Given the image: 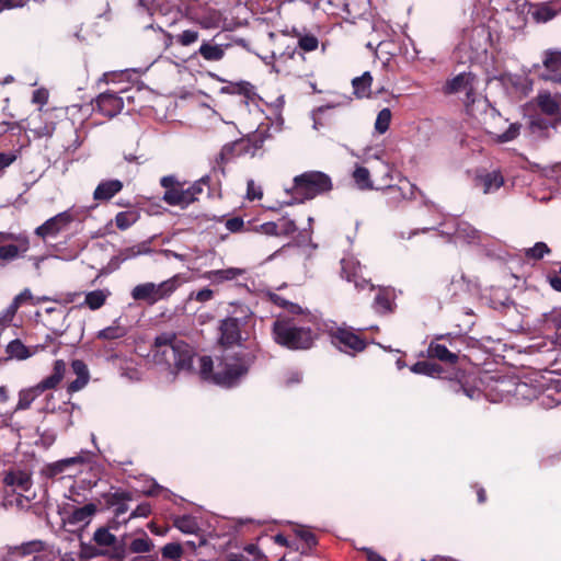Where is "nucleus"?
Instances as JSON below:
<instances>
[{
    "label": "nucleus",
    "mask_w": 561,
    "mask_h": 561,
    "mask_svg": "<svg viewBox=\"0 0 561 561\" xmlns=\"http://www.w3.org/2000/svg\"><path fill=\"white\" fill-rule=\"evenodd\" d=\"M158 31L162 36L161 41L164 50H169L174 44H178L182 47H192L193 45L197 44L201 38L199 31L196 27L182 30L174 35L163 30L161 26H158Z\"/></svg>",
    "instance_id": "4468645a"
},
{
    "label": "nucleus",
    "mask_w": 561,
    "mask_h": 561,
    "mask_svg": "<svg viewBox=\"0 0 561 561\" xmlns=\"http://www.w3.org/2000/svg\"><path fill=\"white\" fill-rule=\"evenodd\" d=\"M476 180L482 185L484 194L497 191L504 184V178L500 171L479 174Z\"/></svg>",
    "instance_id": "cd10ccee"
},
{
    "label": "nucleus",
    "mask_w": 561,
    "mask_h": 561,
    "mask_svg": "<svg viewBox=\"0 0 561 561\" xmlns=\"http://www.w3.org/2000/svg\"><path fill=\"white\" fill-rule=\"evenodd\" d=\"M151 547H152V543H151L150 539L147 537V535L145 534V536L142 538H136L130 542L129 550L133 553H145V552H149Z\"/></svg>",
    "instance_id": "864d4df0"
},
{
    "label": "nucleus",
    "mask_w": 561,
    "mask_h": 561,
    "mask_svg": "<svg viewBox=\"0 0 561 561\" xmlns=\"http://www.w3.org/2000/svg\"><path fill=\"white\" fill-rule=\"evenodd\" d=\"M254 359V354L244 352L221 357L216 364L213 382L226 388L237 386L240 379L248 374Z\"/></svg>",
    "instance_id": "20e7f679"
},
{
    "label": "nucleus",
    "mask_w": 561,
    "mask_h": 561,
    "mask_svg": "<svg viewBox=\"0 0 561 561\" xmlns=\"http://www.w3.org/2000/svg\"><path fill=\"white\" fill-rule=\"evenodd\" d=\"M91 104L93 112L105 118H113L123 111L124 98L119 96L117 92L107 90L100 93Z\"/></svg>",
    "instance_id": "ddd939ff"
},
{
    "label": "nucleus",
    "mask_w": 561,
    "mask_h": 561,
    "mask_svg": "<svg viewBox=\"0 0 561 561\" xmlns=\"http://www.w3.org/2000/svg\"><path fill=\"white\" fill-rule=\"evenodd\" d=\"M371 83L373 77L368 71L364 72L360 77L354 78L352 84L355 95L360 99L369 96Z\"/></svg>",
    "instance_id": "2f4dec72"
},
{
    "label": "nucleus",
    "mask_w": 561,
    "mask_h": 561,
    "mask_svg": "<svg viewBox=\"0 0 561 561\" xmlns=\"http://www.w3.org/2000/svg\"><path fill=\"white\" fill-rule=\"evenodd\" d=\"M396 307L394 296L387 289H379L374 299V308L379 313L392 312Z\"/></svg>",
    "instance_id": "c85d7f7f"
},
{
    "label": "nucleus",
    "mask_w": 561,
    "mask_h": 561,
    "mask_svg": "<svg viewBox=\"0 0 561 561\" xmlns=\"http://www.w3.org/2000/svg\"><path fill=\"white\" fill-rule=\"evenodd\" d=\"M222 33H217L210 39H203L199 47L194 50L192 58L201 57L207 62L221 61L226 51L232 47L230 42L224 41Z\"/></svg>",
    "instance_id": "9b49d317"
},
{
    "label": "nucleus",
    "mask_w": 561,
    "mask_h": 561,
    "mask_svg": "<svg viewBox=\"0 0 561 561\" xmlns=\"http://www.w3.org/2000/svg\"><path fill=\"white\" fill-rule=\"evenodd\" d=\"M96 512V506L93 503L85 504L76 508L72 513L73 523H87Z\"/></svg>",
    "instance_id": "a19ab883"
},
{
    "label": "nucleus",
    "mask_w": 561,
    "mask_h": 561,
    "mask_svg": "<svg viewBox=\"0 0 561 561\" xmlns=\"http://www.w3.org/2000/svg\"><path fill=\"white\" fill-rule=\"evenodd\" d=\"M4 492L9 493V489L13 493H18L16 500L21 502L22 492L27 491L31 488L30 474L24 471L9 472L5 474L3 481Z\"/></svg>",
    "instance_id": "aec40b11"
},
{
    "label": "nucleus",
    "mask_w": 561,
    "mask_h": 561,
    "mask_svg": "<svg viewBox=\"0 0 561 561\" xmlns=\"http://www.w3.org/2000/svg\"><path fill=\"white\" fill-rule=\"evenodd\" d=\"M359 266L352 260L343 259L341 261V276L347 282H352L358 274Z\"/></svg>",
    "instance_id": "3c124183"
},
{
    "label": "nucleus",
    "mask_w": 561,
    "mask_h": 561,
    "mask_svg": "<svg viewBox=\"0 0 561 561\" xmlns=\"http://www.w3.org/2000/svg\"><path fill=\"white\" fill-rule=\"evenodd\" d=\"M150 352L152 362L174 376L192 370L194 351L190 344L178 339L175 333L163 332L157 335Z\"/></svg>",
    "instance_id": "f03ea898"
},
{
    "label": "nucleus",
    "mask_w": 561,
    "mask_h": 561,
    "mask_svg": "<svg viewBox=\"0 0 561 561\" xmlns=\"http://www.w3.org/2000/svg\"><path fill=\"white\" fill-rule=\"evenodd\" d=\"M477 77L472 72H460L445 82L443 92L446 95L465 91L471 83H476Z\"/></svg>",
    "instance_id": "393cba45"
},
{
    "label": "nucleus",
    "mask_w": 561,
    "mask_h": 561,
    "mask_svg": "<svg viewBox=\"0 0 561 561\" xmlns=\"http://www.w3.org/2000/svg\"><path fill=\"white\" fill-rule=\"evenodd\" d=\"M160 185L164 188L162 201L170 206L186 208L196 202V197L192 196L190 186L185 188L184 183L180 182L174 175L161 178Z\"/></svg>",
    "instance_id": "9d476101"
},
{
    "label": "nucleus",
    "mask_w": 561,
    "mask_h": 561,
    "mask_svg": "<svg viewBox=\"0 0 561 561\" xmlns=\"http://www.w3.org/2000/svg\"><path fill=\"white\" fill-rule=\"evenodd\" d=\"M83 462H84V458L82 456L65 458V459H61V460H58V461H55L51 463H47L43 468L42 472L46 478L54 479L57 476L66 472L68 470V468L76 466V465H81Z\"/></svg>",
    "instance_id": "b1692460"
},
{
    "label": "nucleus",
    "mask_w": 561,
    "mask_h": 561,
    "mask_svg": "<svg viewBox=\"0 0 561 561\" xmlns=\"http://www.w3.org/2000/svg\"><path fill=\"white\" fill-rule=\"evenodd\" d=\"M9 238H11V234L2 232V261L13 260L18 257L20 253H24L28 249V240L26 237H19L16 239V244H3V242Z\"/></svg>",
    "instance_id": "bb28decb"
},
{
    "label": "nucleus",
    "mask_w": 561,
    "mask_h": 561,
    "mask_svg": "<svg viewBox=\"0 0 561 561\" xmlns=\"http://www.w3.org/2000/svg\"><path fill=\"white\" fill-rule=\"evenodd\" d=\"M411 371L419 375H425L430 377H440L445 371L444 368L436 363L430 360H419L411 366Z\"/></svg>",
    "instance_id": "c756f323"
},
{
    "label": "nucleus",
    "mask_w": 561,
    "mask_h": 561,
    "mask_svg": "<svg viewBox=\"0 0 561 561\" xmlns=\"http://www.w3.org/2000/svg\"><path fill=\"white\" fill-rule=\"evenodd\" d=\"M263 191L261 186L255 185L253 180H249L247 184V198L249 201L261 199Z\"/></svg>",
    "instance_id": "052dcab7"
},
{
    "label": "nucleus",
    "mask_w": 561,
    "mask_h": 561,
    "mask_svg": "<svg viewBox=\"0 0 561 561\" xmlns=\"http://www.w3.org/2000/svg\"><path fill=\"white\" fill-rule=\"evenodd\" d=\"M519 131H520L519 124H516V123L511 124L504 133L496 136V141L500 144H504V142L514 140L515 138L518 137Z\"/></svg>",
    "instance_id": "6e6d98bb"
},
{
    "label": "nucleus",
    "mask_w": 561,
    "mask_h": 561,
    "mask_svg": "<svg viewBox=\"0 0 561 561\" xmlns=\"http://www.w3.org/2000/svg\"><path fill=\"white\" fill-rule=\"evenodd\" d=\"M138 217L135 210L119 211L115 216V225L119 230H126L138 220Z\"/></svg>",
    "instance_id": "4c0bfd02"
},
{
    "label": "nucleus",
    "mask_w": 561,
    "mask_h": 561,
    "mask_svg": "<svg viewBox=\"0 0 561 561\" xmlns=\"http://www.w3.org/2000/svg\"><path fill=\"white\" fill-rule=\"evenodd\" d=\"M535 101L540 113L550 118L551 128H557L561 124V93L541 91Z\"/></svg>",
    "instance_id": "f8f14e48"
},
{
    "label": "nucleus",
    "mask_w": 561,
    "mask_h": 561,
    "mask_svg": "<svg viewBox=\"0 0 561 561\" xmlns=\"http://www.w3.org/2000/svg\"><path fill=\"white\" fill-rule=\"evenodd\" d=\"M250 310L240 308L232 316L220 321L219 324V344L226 347L237 345L241 342V327L245 325Z\"/></svg>",
    "instance_id": "1a4fd4ad"
},
{
    "label": "nucleus",
    "mask_w": 561,
    "mask_h": 561,
    "mask_svg": "<svg viewBox=\"0 0 561 561\" xmlns=\"http://www.w3.org/2000/svg\"><path fill=\"white\" fill-rule=\"evenodd\" d=\"M192 196L196 197V202L199 201L201 195L204 194L205 188H207V196H211L210 190V176L204 175L199 180L195 181L191 186Z\"/></svg>",
    "instance_id": "79ce46f5"
},
{
    "label": "nucleus",
    "mask_w": 561,
    "mask_h": 561,
    "mask_svg": "<svg viewBox=\"0 0 561 561\" xmlns=\"http://www.w3.org/2000/svg\"><path fill=\"white\" fill-rule=\"evenodd\" d=\"M254 230L266 236H280L279 225L274 221L261 224L259 227H255Z\"/></svg>",
    "instance_id": "13d9d810"
},
{
    "label": "nucleus",
    "mask_w": 561,
    "mask_h": 561,
    "mask_svg": "<svg viewBox=\"0 0 561 561\" xmlns=\"http://www.w3.org/2000/svg\"><path fill=\"white\" fill-rule=\"evenodd\" d=\"M542 65L546 72L539 78L546 82L561 84V51L547 49L543 51Z\"/></svg>",
    "instance_id": "2eb2a0df"
},
{
    "label": "nucleus",
    "mask_w": 561,
    "mask_h": 561,
    "mask_svg": "<svg viewBox=\"0 0 561 561\" xmlns=\"http://www.w3.org/2000/svg\"><path fill=\"white\" fill-rule=\"evenodd\" d=\"M352 178L356 186L362 191L375 188L373 181L370 180L369 170L363 165H356L355 170L352 173Z\"/></svg>",
    "instance_id": "473e14b6"
},
{
    "label": "nucleus",
    "mask_w": 561,
    "mask_h": 561,
    "mask_svg": "<svg viewBox=\"0 0 561 561\" xmlns=\"http://www.w3.org/2000/svg\"><path fill=\"white\" fill-rule=\"evenodd\" d=\"M268 138L266 130H256L234 141L224 145L216 156L213 171L226 175V165L241 157L253 158L262 150L265 140Z\"/></svg>",
    "instance_id": "7ed1b4c3"
},
{
    "label": "nucleus",
    "mask_w": 561,
    "mask_h": 561,
    "mask_svg": "<svg viewBox=\"0 0 561 561\" xmlns=\"http://www.w3.org/2000/svg\"><path fill=\"white\" fill-rule=\"evenodd\" d=\"M199 362V370L198 374L203 380L213 381V376L216 369L214 366V362L209 356H202L198 358Z\"/></svg>",
    "instance_id": "49530a36"
},
{
    "label": "nucleus",
    "mask_w": 561,
    "mask_h": 561,
    "mask_svg": "<svg viewBox=\"0 0 561 561\" xmlns=\"http://www.w3.org/2000/svg\"><path fill=\"white\" fill-rule=\"evenodd\" d=\"M443 336H438L433 340L427 347V356L432 359H437L444 364L455 366L459 360L460 351H453L445 344L439 343Z\"/></svg>",
    "instance_id": "a211bd4d"
},
{
    "label": "nucleus",
    "mask_w": 561,
    "mask_h": 561,
    "mask_svg": "<svg viewBox=\"0 0 561 561\" xmlns=\"http://www.w3.org/2000/svg\"><path fill=\"white\" fill-rule=\"evenodd\" d=\"M460 377H463V374L460 371H456L455 373V380H453L450 378V387L451 389L459 393V392H462L465 396H467L468 398L470 399H474L477 398L479 394H480V390L476 387H471V386H468L467 383H465Z\"/></svg>",
    "instance_id": "f704fd0d"
},
{
    "label": "nucleus",
    "mask_w": 561,
    "mask_h": 561,
    "mask_svg": "<svg viewBox=\"0 0 561 561\" xmlns=\"http://www.w3.org/2000/svg\"><path fill=\"white\" fill-rule=\"evenodd\" d=\"M270 300L274 305L286 309L288 311L287 316L300 317V316H305L307 313V312H305V310L299 305L290 302V301H288L287 299H285L284 297L279 296L277 294H271L270 295Z\"/></svg>",
    "instance_id": "72a5a7b5"
},
{
    "label": "nucleus",
    "mask_w": 561,
    "mask_h": 561,
    "mask_svg": "<svg viewBox=\"0 0 561 561\" xmlns=\"http://www.w3.org/2000/svg\"><path fill=\"white\" fill-rule=\"evenodd\" d=\"M42 550H44V542L41 540L23 542L20 546H8L5 554L2 556V561H18Z\"/></svg>",
    "instance_id": "4be33fe9"
},
{
    "label": "nucleus",
    "mask_w": 561,
    "mask_h": 561,
    "mask_svg": "<svg viewBox=\"0 0 561 561\" xmlns=\"http://www.w3.org/2000/svg\"><path fill=\"white\" fill-rule=\"evenodd\" d=\"M104 500L107 506H116L122 502L131 500V493L128 491H116L104 494Z\"/></svg>",
    "instance_id": "09e8293b"
},
{
    "label": "nucleus",
    "mask_w": 561,
    "mask_h": 561,
    "mask_svg": "<svg viewBox=\"0 0 561 561\" xmlns=\"http://www.w3.org/2000/svg\"><path fill=\"white\" fill-rule=\"evenodd\" d=\"M242 274V271L239 268L230 267L226 270H216L207 272L205 277L208 279H214L215 282H225V280H232L240 276Z\"/></svg>",
    "instance_id": "c9c22d12"
},
{
    "label": "nucleus",
    "mask_w": 561,
    "mask_h": 561,
    "mask_svg": "<svg viewBox=\"0 0 561 561\" xmlns=\"http://www.w3.org/2000/svg\"><path fill=\"white\" fill-rule=\"evenodd\" d=\"M149 252H150L149 242L145 241V242H141L136 245H133V247L122 250L119 253V257L122 259V261H126V260L136 257L141 254H147Z\"/></svg>",
    "instance_id": "ea45409f"
},
{
    "label": "nucleus",
    "mask_w": 561,
    "mask_h": 561,
    "mask_svg": "<svg viewBox=\"0 0 561 561\" xmlns=\"http://www.w3.org/2000/svg\"><path fill=\"white\" fill-rule=\"evenodd\" d=\"M174 526L184 534H195L198 529L196 520L190 515L175 518Z\"/></svg>",
    "instance_id": "37998d69"
},
{
    "label": "nucleus",
    "mask_w": 561,
    "mask_h": 561,
    "mask_svg": "<svg viewBox=\"0 0 561 561\" xmlns=\"http://www.w3.org/2000/svg\"><path fill=\"white\" fill-rule=\"evenodd\" d=\"M221 23V14L218 11H211L207 15H203L198 20V24L202 28H217Z\"/></svg>",
    "instance_id": "8fccbe9b"
},
{
    "label": "nucleus",
    "mask_w": 561,
    "mask_h": 561,
    "mask_svg": "<svg viewBox=\"0 0 561 561\" xmlns=\"http://www.w3.org/2000/svg\"><path fill=\"white\" fill-rule=\"evenodd\" d=\"M542 322L547 329L561 330V307L543 313Z\"/></svg>",
    "instance_id": "c03bdc74"
},
{
    "label": "nucleus",
    "mask_w": 561,
    "mask_h": 561,
    "mask_svg": "<svg viewBox=\"0 0 561 561\" xmlns=\"http://www.w3.org/2000/svg\"><path fill=\"white\" fill-rule=\"evenodd\" d=\"M551 249L547 245V243L539 241L534 244V247L525 249L524 254L527 260L539 261L546 254H550Z\"/></svg>",
    "instance_id": "58836bf2"
},
{
    "label": "nucleus",
    "mask_w": 561,
    "mask_h": 561,
    "mask_svg": "<svg viewBox=\"0 0 561 561\" xmlns=\"http://www.w3.org/2000/svg\"><path fill=\"white\" fill-rule=\"evenodd\" d=\"M225 226L230 232L236 233L243 230L244 221L241 217H232L226 220Z\"/></svg>",
    "instance_id": "0e129e2a"
},
{
    "label": "nucleus",
    "mask_w": 561,
    "mask_h": 561,
    "mask_svg": "<svg viewBox=\"0 0 561 561\" xmlns=\"http://www.w3.org/2000/svg\"><path fill=\"white\" fill-rule=\"evenodd\" d=\"M81 551H82V556L87 559H92V558H96V557L106 554V552L104 550L99 549L95 546L85 545V543L81 545Z\"/></svg>",
    "instance_id": "680f3d73"
},
{
    "label": "nucleus",
    "mask_w": 561,
    "mask_h": 561,
    "mask_svg": "<svg viewBox=\"0 0 561 561\" xmlns=\"http://www.w3.org/2000/svg\"><path fill=\"white\" fill-rule=\"evenodd\" d=\"M71 369L76 375V379L67 385L66 391L70 396L85 388L91 378L89 368L82 359H73L71 362Z\"/></svg>",
    "instance_id": "412c9836"
},
{
    "label": "nucleus",
    "mask_w": 561,
    "mask_h": 561,
    "mask_svg": "<svg viewBox=\"0 0 561 561\" xmlns=\"http://www.w3.org/2000/svg\"><path fill=\"white\" fill-rule=\"evenodd\" d=\"M180 285V276L174 275L158 285L154 283H144L135 286L131 290V297L136 301H145L148 305H153L161 299L170 297Z\"/></svg>",
    "instance_id": "6e6552de"
},
{
    "label": "nucleus",
    "mask_w": 561,
    "mask_h": 561,
    "mask_svg": "<svg viewBox=\"0 0 561 561\" xmlns=\"http://www.w3.org/2000/svg\"><path fill=\"white\" fill-rule=\"evenodd\" d=\"M321 327L310 313L277 316L272 324L274 342L289 351H308L320 337Z\"/></svg>",
    "instance_id": "f257e3e1"
},
{
    "label": "nucleus",
    "mask_w": 561,
    "mask_h": 561,
    "mask_svg": "<svg viewBox=\"0 0 561 561\" xmlns=\"http://www.w3.org/2000/svg\"><path fill=\"white\" fill-rule=\"evenodd\" d=\"M127 334V330L121 325H111L98 332L99 340H117Z\"/></svg>",
    "instance_id": "a18cd8bd"
},
{
    "label": "nucleus",
    "mask_w": 561,
    "mask_h": 561,
    "mask_svg": "<svg viewBox=\"0 0 561 561\" xmlns=\"http://www.w3.org/2000/svg\"><path fill=\"white\" fill-rule=\"evenodd\" d=\"M331 190L332 181L328 174L320 171H308L294 178L291 192L296 199L304 202Z\"/></svg>",
    "instance_id": "423d86ee"
},
{
    "label": "nucleus",
    "mask_w": 561,
    "mask_h": 561,
    "mask_svg": "<svg viewBox=\"0 0 561 561\" xmlns=\"http://www.w3.org/2000/svg\"><path fill=\"white\" fill-rule=\"evenodd\" d=\"M161 553L167 559H179L183 554V548L179 542H170L162 548Z\"/></svg>",
    "instance_id": "5fc2aeb1"
},
{
    "label": "nucleus",
    "mask_w": 561,
    "mask_h": 561,
    "mask_svg": "<svg viewBox=\"0 0 561 561\" xmlns=\"http://www.w3.org/2000/svg\"><path fill=\"white\" fill-rule=\"evenodd\" d=\"M545 277L553 290L561 293V274L558 271L550 270L546 273Z\"/></svg>",
    "instance_id": "bf43d9fd"
},
{
    "label": "nucleus",
    "mask_w": 561,
    "mask_h": 561,
    "mask_svg": "<svg viewBox=\"0 0 561 561\" xmlns=\"http://www.w3.org/2000/svg\"><path fill=\"white\" fill-rule=\"evenodd\" d=\"M318 46L319 39L313 34H304L298 38V47L306 53L316 50Z\"/></svg>",
    "instance_id": "603ef678"
},
{
    "label": "nucleus",
    "mask_w": 561,
    "mask_h": 561,
    "mask_svg": "<svg viewBox=\"0 0 561 561\" xmlns=\"http://www.w3.org/2000/svg\"><path fill=\"white\" fill-rule=\"evenodd\" d=\"M93 541L99 547H113L111 558L122 561L125 558V550L122 545H117V538L110 533L108 527H100L93 535Z\"/></svg>",
    "instance_id": "6ab92c4d"
},
{
    "label": "nucleus",
    "mask_w": 561,
    "mask_h": 561,
    "mask_svg": "<svg viewBox=\"0 0 561 561\" xmlns=\"http://www.w3.org/2000/svg\"><path fill=\"white\" fill-rule=\"evenodd\" d=\"M48 90L45 88H39L33 92L32 102L43 106L48 102Z\"/></svg>",
    "instance_id": "69168bd1"
},
{
    "label": "nucleus",
    "mask_w": 561,
    "mask_h": 561,
    "mask_svg": "<svg viewBox=\"0 0 561 561\" xmlns=\"http://www.w3.org/2000/svg\"><path fill=\"white\" fill-rule=\"evenodd\" d=\"M123 190V183L119 180L102 181L93 192L95 201H110L113 196Z\"/></svg>",
    "instance_id": "a878e982"
},
{
    "label": "nucleus",
    "mask_w": 561,
    "mask_h": 561,
    "mask_svg": "<svg viewBox=\"0 0 561 561\" xmlns=\"http://www.w3.org/2000/svg\"><path fill=\"white\" fill-rule=\"evenodd\" d=\"M72 221V216L68 211H62L46 220L35 229V234L43 240L49 237H56Z\"/></svg>",
    "instance_id": "f3484780"
},
{
    "label": "nucleus",
    "mask_w": 561,
    "mask_h": 561,
    "mask_svg": "<svg viewBox=\"0 0 561 561\" xmlns=\"http://www.w3.org/2000/svg\"><path fill=\"white\" fill-rule=\"evenodd\" d=\"M528 13L536 23H547L561 14V0L530 3Z\"/></svg>",
    "instance_id": "dca6fc26"
},
{
    "label": "nucleus",
    "mask_w": 561,
    "mask_h": 561,
    "mask_svg": "<svg viewBox=\"0 0 561 561\" xmlns=\"http://www.w3.org/2000/svg\"><path fill=\"white\" fill-rule=\"evenodd\" d=\"M297 231V226L294 220L283 218L279 225V232L284 236H290Z\"/></svg>",
    "instance_id": "338daca9"
},
{
    "label": "nucleus",
    "mask_w": 561,
    "mask_h": 561,
    "mask_svg": "<svg viewBox=\"0 0 561 561\" xmlns=\"http://www.w3.org/2000/svg\"><path fill=\"white\" fill-rule=\"evenodd\" d=\"M47 345H36L34 347H27L25 346L19 339L11 341L7 347L5 353L8 355L7 359H18V360H24L34 354H36L39 350H45Z\"/></svg>",
    "instance_id": "5701e85b"
},
{
    "label": "nucleus",
    "mask_w": 561,
    "mask_h": 561,
    "mask_svg": "<svg viewBox=\"0 0 561 561\" xmlns=\"http://www.w3.org/2000/svg\"><path fill=\"white\" fill-rule=\"evenodd\" d=\"M519 131H520L519 124H516V123L511 124L504 133L496 136V141L500 144H504V142L514 140L515 138L518 137Z\"/></svg>",
    "instance_id": "4d7b16f0"
},
{
    "label": "nucleus",
    "mask_w": 561,
    "mask_h": 561,
    "mask_svg": "<svg viewBox=\"0 0 561 561\" xmlns=\"http://www.w3.org/2000/svg\"><path fill=\"white\" fill-rule=\"evenodd\" d=\"M391 117V111L388 107L382 108L377 115L375 129L379 134H385L389 129Z\"/></svg>",
    "instance_id": "de8ad7c7"
},
{
    "label": "nucleus",
    "mask_w": 561,
    "mask_h": 561,
    "mask_svg": "<svg viewBox=\"0 0 561 561\" xmlns=\"http://www.w3.org/2000/svg\"><path fill=\"white\" fill-rule=\"evenodd\" d=\"M21 307V305L13 299L11 305L7 308L4 313H2V327L9 322L12 321L13 317L15 316L18 309Z\"/></svg>",
    "instance_id": "774afa93"
},
{
    "label": "nucleus",
    "mask_w": 561,
    "mask_h": 561,
    "mask_svg": "<svg viewBox=\"0 0 561 561\" xmlns=\"http://www.w3.org/2000/svg\"><path fill=\"white\" fill-rule=\"evenodd\" d=\"M321 331L328 334L334 347L350 356H356L364 352L368 345L365 336L360 335L354 328L345 324H324Z\"/></svg>",
    "instance_id": "39448f33"
},
{
    "label": "nucleus",
    "mask_w": 561,
    "mask_h": 561,
    "mask_svg": "<svg viewBox=\"0 0 561 561\" xmlns=\"http://www.w3.org/2000/svg\"><path fill=\"white\" fill-rule=\"evenodd\" d=\"M214 298V291L207 287L199 289L196 293H191L190 299H195L198 302H206Z\"/></svg>",
    "instance_id": "e2e57ef3"
},
{
    "label": "nucleus",
    "mask_w": 561,
    "mask_h": 561,
    "mask_svg": "<svg viewBox=\"0 0 561 561\" xmlns=\"http://www.w3.org/2000/svg\"><path fill=\"white\" fill-rule=\"evenodd\" d=\"M111 293L107 289H96L85 294L84 305L91 310L102 308Z\"/></svg>",
    "instance_id": "7c9ffc66"
},
{
    "label": "nucleus",
    "mask_w": 561,
    "mask_h": 561,
    "mask_svg": "<svg viewBox=\"0 0 561 561\" xmlns=\"http://www.w3.org/2000/svg\"><path fill=\"white\" fill-rule=\"evenodd\" d=\"M67 373V364L62 359H56L53 364L51 374L30 389L20 391L16 409H28L32 402L43 392L57 389Z\"/></svg>",
    "instance_id": "0eeeda50"
},
{
    "label": "nucleus",
    "mask_w": 561,
    "mask_h": 561,
    "mask_svg": "<svg viewBox=\"0 0 561 561\" xmlns=\"http://www.w3.org/2000/svg\"><path fill=\"white\" fill-rule=\"evenodd\" d=\"M51 112L44 113V119L33 128L37 137H50L55 131V123L50 119Z\"/></svg>",
    "instance_id": "e433bc0d"
}]
</instances>
